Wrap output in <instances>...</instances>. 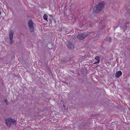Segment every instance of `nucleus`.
Segmentation results:
<instances>
[{"mask_svg": "<svg viewBox=\"0 0 130 130\" xmlns=\"http://www.w3.org/2000/svg\"><path fill=\"white\" fill-rule=\"evenodd\" d=\"M105 5L104 2H102L100 3L98 5L95 6L93 9V12L96 13H99L104 8Z\"/></svg>", "mask_w": 130, "mask_h": 130, "instance_id": "f257e3e1", "label": "nucleus"}, {"mask_svg": "<svg viewBox=\"0 0 130 130\" xmlns=\"http://www.w3.org/2000/svg\"><path fill=\"white\" fill-rule=\"evenodd\" d=\"M5 123L7 126L10 127L11 125H16V121L14 119L9 117L5 119Z\"/></svg>", "mask_w": 130, "mask_h": 130, "instance_id": "f03ea898", "label": "nucleus"}, {"mask_svg": "<svg viewBox=\"0 0 130 130\" xmlns=\"http://www.w3.org/2000/svg\"><path fill=\"white\" fill-rule=\"evenodd\" d=\"M28 25L30 30L31 32H33L34 30V28L33 23L32 21L31 20L29 21Z\"/></svg>", "mask_w": 130, "mask_h": 130, "instance_id": "7ed1b4c3", "label": "nucleus"}, {"mask_svg": "<svg viewBox=\"0 0 130 130\" xmlns=\"http://www.w3.org/2000/svg\"><path fill=\"white\" fill-rule=\"evenodd\" d=\"M14 34L13 31L11 30H10L9 34V39L10 40V42L12 44L13 42V35Z\"/></svg>", "mask_w": 130, "mask_h": 130, "instance_id": "20e7f679", "label": "nucleus"}, {"mask_svg": "<svg viewBox=\"0 0 130 130\" xmlns=\"http://www.w3.org/2000/svg\"><path fill=\"white\" fill-rule=\"evenodd\" d=\"M87 35L85 34H79L78 35L77 38L79 40H82L84 39Z\"/></svg>", "mask_w": 130, "mask_h": 130, "instance_id": "39448f33", "label": "nucleus"}, {"mask_svg": "<svg viewBox=\"0 0 130 130\" xmlns=\"http://www.w3.org/2000/svg\"><path fill=\"white\" fill-rule=\"evenodd\" d=\"M122 74V72L121 71L117 72L115 74V76L117 78H118Z\"/></svg>", "mask_w": 130, "mask_h": 130, "instance_id": "423d86ee", "label": "nucleus"}, {"mask_svg": "<svg viewBox=\"0 0 130 130\" xmlns=\"http://www.w3.org/2000/svg\"><path fill=\"white\" fill-rule=\"evenodd\" d=\"M67 45L68 47L70 49H72L74 48V45L71 43L68 44Z\"/></svg>", "mask_w": 130, "mask_h": 130, "instance_id": "0eeeda50", "label": "nucleus"}, {"mask_svg": "<svg viewBox=\"0 0 130 130\" xmlns=\"http://www.w3.org/2000/svg\"><path fill=\"white\" fill-rule=\"evenodd\" d=\"M95 59L96 61L94 63L95 64L99 63L100 62V59L99 57L98 56H96L95 58Z\"/></svg>", "mask_w": 130, "mask_h": 130, "instance_id": "6e6552de", "label": "nucleus"}, {"mask_svg": "<svg viewBox=\"0 0 130 130\" xmlns=\"http://www.w3.org/2000/svg\"><path fill=\"white\" fill-rule=\"evenodd\" d=\"M44 19L45 20H47V16L46 14H44L43 17Z\"/></svg>", "mask_w": 130, "mask_h": 130, "instance_id": "1a4fd4ad", "label": "nucleus"}, {"mask_svg": "<svg viewBox=\"0 0 130 130\" xmlns=\"http://www.w3.org/2000/svg\"><path fill=\"white\" fill-rule=\"evenodd\" d=\"M5 103H6V104H8V101L7 100H5Z\"/></svg>", "mask_w": 130, "mask_h": 130, "instance_id": "9d476101", "label": "nucleus"}, {"mask_svg": "<svg viewBox=\"0 0 130 130\" xmlns=\"http://www.w3.org/2000/svg\"><path fill=\"white\" fill-rule=\"evenodd\" d=\"M108 39H109V41H110L111 40V39L110 38H108Z\"/></svg>", "mask_w": 130, "mask_h": 130, "instance_id": "9b49d317", "label": "nucleus"}, {"mask_svg": "<svg viewBox=\"0 0 130 130\" xmlns=\"http://www.w3.org/2000/svg\"><path fill=\"white\" fill-rule=\"evenodd\" d=\"M59 31H61V30H62V29L61 28H59Z\"/></svg>", "mask_w": 130, "mask_h": 130, "instance_id": "f8f14e48", "label": "nucleus"}, {"mask_svg": "<svg viewBox=\"0 0 130 130\" xmlns=\"http://www.w3.org/2000/svg\"><path fill=\"white\" fill-rule=\"evenodd\" d=\"M63 106L64 107V108L65 107L64 106V105H63Z\"/></svg>", "mask_w": 130, "mask_h": 130, "instance_id": "ddd939ff", "label": "nucleus"}, {"mask_svg": "<svg viewBox=\"0 0 130 130\" xmlns=\"http://www.w3.org/2000/svg\"><path fill=\"white\" fill-rule=\"evenodd\" d=\"M110 130H112L110 129Z\"/></svg>", "mask_w": 130, "mask_h": 130, "instance_id": "4468645a", "label": "nucleus"}]
</instances>
